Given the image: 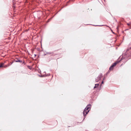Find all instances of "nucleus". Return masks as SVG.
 <instances>
[{
    "label": "nucleus",
    "instance_id": "8",
    "mask_svg": "<svg viewBox=\"0 0 131 131\" xmlns=\"http://www.w3.org/2000/svg\"><path fill=\"white\" fill-rule=\"evenodd\" d=\"M97 88V87H96V86L95 85V86L94 87V88Z\"/></svg>",
    "mask_w": 131,
    "mask_h": 131
},
{
    "label": "nucleus",
    "instance_id": "4",
    "mask_svg": "<svg viewBox=\"0 0 131 131\" xmlns=\"http://www.w3.org/2000/svg\"><path fill=\"white\" fill-rule=\"evenodd\" d=\"M117 63V62H115L113 63L112 65L110 68L109 70H112L113 69V68L116 65Z\"/></svg>",
    "mask_w": 131,
    "mask_h": 131
},
{
    "label": "nucleus",
    "instance_id": "5",
    "mask_svg": "<svg viewBox=\"0 0 131 131\" xmlns=\"http://www.w3.org/2000/svg\"><path fill=\"white\" fill-rule=\"evenodd\" d=\"M15 62H20L21 63L22 62V61L20 60H19L17 59V60L15 61Z\"/></svg>",
    "mask_w": 131,
    "mask_h": 131
},
{
    "label": "nucleus",
    "instance_id": "6",
    "mask_svg": "<svg viewBox=\"0 0 131 131\" xmlns=\"http://www.w3.org/2000/svg\"><path fill=\"white\" fill-rule=\"evenodd\" d=\"M95 85L96 86V87H97L99 85V84H95Z\"/></svg>",
    "mask_w": 131,
    "mask_h": 131
},
{
    "label": "nucleus",
    "instance_id": "9",
    "mask_svg": "<svg viewBox=\"0 0 131 131\" xmlns=\"http://www.w3.org/2000/svg\"><path fill=\"white\" fill-rule=\"evenodd\" d=\"M103 81L102 82V84H103Z\"/></svg>",
    "mask_w": 131,
    "mask_h": 131
},
{
    "label": "nucleus",
    "instance_id": "14",
    "mask_svg": "<svg viewBox=\"0 0 131 131\" xmlns=\"http://www.w3.org/2000/svg\"><path fill=\"white\" fill-rule=\"evenodd\" d=\"M130 44L131 45V44Z\"/></svg>",
    "mask_w": 131,
    "mask_h": 131
},
{
    "label": "nucleus",
    "instance_id": "12",
    "mask_svg": "<svg viewBox=\"0 0 131 131\" xmlns=\"http://www.w3.org/2000/svg\"><path fill=\"white\" fill-rule=\"evenodd\" d=\"M130 24H131V23H130Z\"/></svg>",
    "mask_w": 131,
    "mask_h": 131
},
{
    "label": "nucleus",
    "instance_id": "10",
    "mask_svg": "<svg viewBox=\"0 0 131 131\" xmlns=\"http://www.w3.org/2000/svg\"><path fill=\"white\" fill-rule=\"evenodd\" d=\"M106 26L107 27H108V26H106Z\"/></svg>",
    "mask_w": 131,
    "mask_h": 131
},
{
    "label": "nucleus",
    "instance_id": "1",
    "mask_svg": "<svg viewBox=\"0 0 131 131\" xmlns=\"http://www.w3.org/2000/svg\"><path fill=\"white\" fill-rule=\"evenodd\" d=\"M91 107V104L88 105L84 109L83 112V114L84 116L88 113L90 110V108Z\"/></svg>",
    "mask_w": 131,
    "mask_h": 131
},
{
    "label": "nucleus",
    "instance_id": "13",
    "mask_svg": "<svg viewBox=\"0 0 131 131\" xmlns=\"http://www.w3.org/2000/svg\"><path fill=\"white\" fill-rule=\"evenodd\" d=\"M130 48H131V47H130Z\"/></svg>",
    "mask_w": 131,
    "mask_h": 131
},
{
    "label": "nucleus",
    "instance_id": "2",
    "mask_svg": "<svg viewBox=\"0 0 131 131\" xmlns=\"http://www.w3.org/2000/svg\"><path fill=\"white\" fill-rule=\"evenodd\" d=\"M4 63H0V68L1 67H4L5 68H6V67H8L10 65V64L9 63L7 65L3 66Z\"/></svg>",
    "mask_w": 131,
    "mask_h": 131
},
{
    "label": "nucleus",
    "instance_id": "3",
    "mask_svg": "<svg viewBox=\"0 0 131 131\" xmlns=\"http://www.w3.org/2000/svg\"><path fill=\"white\" fill-rule=\"evenodd\" d=\"M102 76V74H100L98 77L96 79L95 81L96 82H98L101 79Z\"/></svg>",
    "mask_w": 131,
    "mask_h": 131
},
{
    "label": "nucleus",
    "instance_id": "11",
    "mask_svg": "<svg viewBox=\"0 0 131 131\" xmlns=\"http://www.w3.org/2000/svg\"><path fill=\"white\" fill-rule=\"evenodd\" d=\"M128 25H129V24H128Z\"/></svg>",
    "mask_w": 131,
    "mask_h": 131
},
{
    "label": "nucleus",
    "instance_id": "7",
    "mask_svg": "<svg viewBox=\"0 0 131 131\" xmlns=\"http://www.w3.org/2000/svg\"><path fill=\"white\" fill-rule=\"evenodd\" d=\"M13 62H10V65H11L13 63Z\"/></svg>",
    "mask_w": 131,
    "mask_h": 131
}]
</instances>
